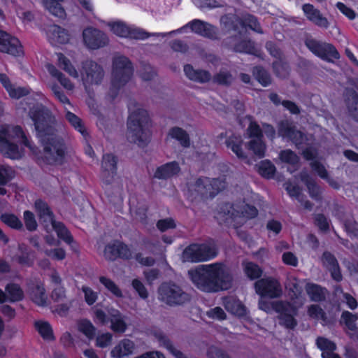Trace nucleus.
<instances>
[{"mask_svg":"<svg viewBox=\"0 0 358 358\" xmlns=\"http://www.w3.org/2000/svg\"><path fill=\"white\" fill-rule=\"evenodd\" d=\"M345 103L349 115L358 122V93L353 88L345 90Z\"/></svg>","mask_w":358,"mask_h":358,"instance_id":"5701e85b","label":"nucleus"},{"mask_svg":"<svg viewBox=\"0 0 358 358\" xmlns=\"http://www.w3.org/2000/svg\"><path fill=\"white\" fill-rule=\"evenodd\" d=\"M154 336L157 339L160 345L167 349L176 358H188L180 350H177L174 347L172 341L162 331H155L154 333Z\"/></svg>","mask_w":358,"mask_h":358,"instance_id":"7c9ffc66","label":"nucleus"},{"mask_svg":"<svg viewBox=\"0 0 358 358\" xmlns=\"http://www.w3.org/2000/svg\"><path fill=\"white\" fill-rule=\"evenodd\" d=\"M341 320L349 330H355L357 327L356 321L357 316L348 310H344L341 314Z\"/></svg>","mask_w":358,"mask_h":358,"instance_id":"338daca9","label":"nucleus"},{"mask_svg":"<svg viewBox=\"0 0 358 358\" xmlns=\"http://www.w3.org/2000/svg\"><path fill=\"white\" fill-rule=\"evenodd\" d=\"M29 115L43 147L41 156L43 162L50 166L64 164L67 147L64 140L55 134L51 112L43 106L34 107L30 109Z\"/></svg>","mask_w":358,"mask_h":358,"instance_id":"f257e3e1","label":"nucleus"},{"mask_svg":"<svg viewBox=\"0 0 358 358\" xmlns=\"http://www.w3.org/2000/svg\"><path fill=\"white\" fill-rule=\"evenodd\" d=\"M185 27L190 28L191 31L197 35L212 40L217 39V28L205 21L199 19H194L182 27L181 29H185Z\"/></svg>","mask_w":358,"mask_h":358,"instance_id":"a211bd4d","label":"nucleus"},{"mask_svg":"<svg viewBox=\"0 0 358 358\" xmlns=\"http://www.w3.org/2000/svg\"><path fill=\"white\" fill-rule=\"evenodd\" d=\"M233 80V76L229 71L220 70L213 76V82L222 86L229 87Z\"/></svg>","mask_w":358,"mask_h":358,"instance_id":"5fc2aeb1","label":"nucleus"},{"mask_svg":"<svg viewBox=\"0 0 358 358\" xmlns=\"http://www.w3.org/2000/svg\"><path fill=\"white\" fill-rule=\"evenodd\" d=\"M108 26L110 27V31L116 36L120 38L135 40H145L151 36H162V37H164L168 34H171L179 31H172L169 33L150 34L141 28L129 26L122 21L111 22L108 24Z\"/></svg>","mask_w":358,"mask_h":358,"instance_id":"423d86ee","label":"nucleus"},{"mask_svg":"<svg viewBox=\"0 0 358 358\" xmlns=\"http://www.w3.org/2000/svg\"><path fill=\"white\" fill-rule=\"evenodd\" d=\"M247 134L250 138L253 139L263 138L262 130L258 123L255 121H251L247 129Z\"/></svg>","mask_w":358,"mask_h":358,"instance_id":"774afa93","label":"nucleus"},{"mask_svg":"<svg viewBox=\"0 0 358 358\" xmlns=\"http://www.w3.org/2000/svg\"><path fill=\"white\" fill-rule=\"evenodd\" d=\"M15 177V171L10 166H0V186H4Z\"/></svg>","mask_w":358,"mask_h":358,"instance_id":"4d7b16f0","label":"nucleus"},{"mask_svg":"<svg viewBox=\"0 0 358 358\" xmlns=\"http://www.w3.org/2000/svg\"><path fill=\"white\" fill-rule=\"evenodd\" d=\"M305 45L313 55L327 62H334V59L341 57L340 53L331 43L310 38L306 39Z\"/></svg>","mask_w":358,"mask_h":358,"instance_id":"1a4fd4ad","label":"nucleus"},{"mask_svg":"<svg viewBox=\"0 0 358 358\" xmlns=\"http://www.w3.org/2000/svg\"><path fill=\"white\" fill-rule=\"evenodd\" d=\"M279 158L282 162L291 165L297 164L299 162L298 155L290 149L281 150L279 153Z\"/></svg>","mask_w":358,"mask_h":358,"instance_id":"13d9d810","label":"nucleus"},{"mask_svg":"<svg viewBox=\"0 0 358 358\" xmlns=\"http://www.w3.org/2000/svg\"><path fill=\"white\" fill-rule=\"evenodd\" d=\"M225 144L227 147L231 150V151L237 156L239 159H246L242 145L243 140L241 136L231 135L226 139Z\"/></svg>","mask_w":358,"mask_h":358,"instance_id":"e433bc0d","label":"nucleus"},{"mask_svg":"<svg viewBox=\"0 0 358 358\" xmlns=\"http://www.w3.org/2000/svg\"><path fill=\"white\" fill-rule=\"evenodd\" d=\"M151 120L148 113L143 108L131 112L127 120V138L129 142L144 147L150 141Z\"/></svg>","mask_w":358,"mask_h":358,"instance_id":"7ed1b4c3","label":"nucleus"},{"mask_svg":"<svg viewBox=\"0 0 358 358\" xmlns=\"http://www.w3.org/2000/svg\"><path fill=\"white\" fill-rule=\"evenodd\" d=\"M125 317L118 310H113L110 314V329L115 333L123 334L127 329Z\"/></svg>","mask_w":358,"mask_h":358,"instance_id":"c85d7f7f","label":"nucleus"},{"mask_svg":"<svg viewBox=\"0 0 358 358\" xmlns=\"http://www.w3.org/2000/svg\"><path fill=\"white\" fill-rule=\"evenodd\" d=\"M81 73L83 80L90 85L100 84L104 76L103 68L92 60H87L82 63Z\"/></svg>","mask_w":358,"mask_h":358,"instance_id":"dca6fc26","label":"nucleus"},{"mask_svg":"<svg viewBox=\"0 0 358 358\" xmlns=\"http://www.w3.org/2000/svg\"><path fill=\"white\" fill-rule=\"evenodd\" d=\"M34 327L44 341H54L55 336L51 324L47 321H36Z\"/></svg>","mask_w":358,"mask_h":358,"instance_id":"4c0bfd02","label":"nucleus"},{"mask_svg":"<svg viewBox=\"0 0 358 358\" xmlns=\"http://www.w3.org/2000/svg\"><path fill=\"white\" fill-rule=\"evenodd\" d=\"M51 225L59 239L68 245H71L74 242L71 231L62 222L56 221L55 220L51 222Z\"/></svg>","mask_w":358,"mask_h":358,"instance_id":"2f4dec72","label":"nucleus"},{"mask_svg":"<svg viewBox=\"0 0 358 358\" xmlns=\"http://www.w3.org/2000/svg\"><path fill=\"white\" fill-rule=\"evenodd\" d=\"M99 280L100 283L115 296L117 298H122L123 296L120 288L111 279L106 276H100Z\"/></svg>","mask_w":358,"mask_h":358,"instance_id":"603ef678","label":"nucleus"},{"mask_svg":"<svg viewBox=\"0 0 358 358\" xmlns=\"http://www.w3.org/2000/svg\"><path fill=\"white\" fill-rule=\"evenodd\" d=\"M180 167L176 161L169 162L158 166L154 173V178L159 180H167L177 176Z\"/></svg>","mask_w":358,"mask_h":358,"instance_id":"412c9836","label":"nucleus"},{"mask_svg":"<svg viewBox=\"0 0 358 358\" xmlns=\"http://www.w3.org/2000/svg\"><path fill=\"white\" fill-rule=\"evenodd\" d=\"M23 219L26 229L29 231H34L37 229L38 223L33 212L24 210L23 213Z\"/></svg>","mask_w":358,"mask_h":358,"instance_id":"680f3d73","label":"nucleus"},{"mask_svg":"<svg viewBox=\"0 0 358 358\" xmlns=\"http://www.w3.org/2000/svg\"><path fill=\"white\" fill-rule=\"evenodd\" d=\"M220 22L227 32H234L239 35L242 34V17L236 14L228 13L221 17Z\"/></svg>","mask_w":358,"mask_h":358,"instance_id":"b1692460","label":"nucleus"},{"mask_svg":"<svg viewBox=\"0 0 358 358\" xmlns=\"http://www.w3.org/2000/svg\"><path fill=\"white\" fill-rule=\"evenodd\" d=\"M257 293L262 297L275 299L282 294L280 283L273 278H262L255 284Z\"/></svg>","mask_w":358,"mask_h":358,"instance_id":"4468645a","label":"nucleus"},{"mask_svg":"<svg viewBox=\"0 0 358 358\" xmlns=\"http://www.w3.org/2000/svg\"><path fill=\"white\" fill-rule=\"evenodd\" d=\"M8 302L15 303L24 299V292L18 284L10 282L5 287Z\"/></svg>","mask_w":358,"mask_h":358,"instance_id":"a19ab883","label":"nucleus"},{"mask_svg":"<svg viewBox=\"0 0 358 358\" xmlns=\"http://www.w3.org/2000/svg\"><path fill=\"white\" fill-rule=\"evenodd\" d=\"M160 299L171 306L183 305L189 301V295L174 282H164L158 289Z\"/></svg>","mask_w":358,"mask_h":358,"instance_id":"0eeeda50","label":"nucleus"},{"mask_svg":"<svg viewBox=\"0 0 358 358\" xmlns=\"http://www.w3.org/2000/svg\"><path fill=\"white\" fill-rule=\"evenodd\" d=\"M272 68L275 75L280 78H286L289 74V64L281 59H276L272 63Z\"/></svg>","mask_w":358,"mask_h":358,"instance_id":"49530a36","label":"nucleus"},{"mask_svg":"<svg viewBox=\"0 0 358 358\" xmlns=\"http://www.w3.org/2000/svg\"><path fill=\"white\" fill-rule=\"evenodd\" d=\"M252 73L263 87H268L271 84V77L270 73L262 66H256L253 68Z\"/></svg>","mask_w":358,"mask_h":358,"instance_id":"c03bdc74","label":"nucleus"},{"mask_svg":"<svg viewBox=\"0 0 358 358\" xmlns=\"http://www.w3.org/2000/svg\"><path fill=\"white\" fill-rule=\"evenodd\" d=\"M316 345L322 352L335 351L336 350V345L334 342L322 336H319L316 339Z\"/></svg>","mask_w":358,"mask_h":358,"instance_id":"0e129e2a","label":"nucleus"},{"mask_svg":"<svg viewBox=\"0 0 358 358\" xmlns=\"http://www.w3.org/2000/svg\"><path fill=\"white\" fill-rule=\"evenodd\" d=\"M302 10L307 19L313 22L314 24L322 27L328 28L329 22L327 19L324 17L320 11L315 8L313 4L305 3L302 6Z\"/></svg>","mask_w":358,"mask_h":358,"instance_id":"aec40b11","label":"nucleus"},{"mask_svg":"<svg viewBox=\"0 0 358 358\" xmlns=\"http://www.w3.org/2000/svg\"><path fill=\"white\" fill-rule=\"evenodd\" d=\"M224 306L229 313L239 317H243L247 314L246 307L238 299L234 298H226L224 300Z\"/></svg>","mask_w":358,"mask_h":358,"instance_id":"cd10ccee","label":"nucleus"},{"mask_svg":"<svg viewBox=\"0 0 358 358\" xmlns=\"http://www.w3.org/2000/svg\"><path fill=\"white\" fill-rule=\"evenodd\" d=\"M242 29L248 28L257 33L262 34L263 31L257 17L252 14H246L242 16Z\"/></svg>","mask_w":358,"mask_h":358,"instance_id":"a18cd8bd","label":"nucleus"},{"mask_svg":"<svg viewBox=\"0 0 358 358\" xmlns=\"http://www.w3.org/2000/svg\"><path fill=\"white\" fill-rule=\"evenodd\" d=\"M78 327L79 331L83 333L88 339L92 340L95 337L96 329L89 320H81L78 324Z\"/></svg>","mask_w":358,"mask_h":358,"instance_id":"8fccbe9b","label":"nucleus"},{"mask_svg":"<svg viewBox=\"0 0 358 358\" xmlns=\"http://www.w3.org/2000/svg\"><path fill=\"white\" fill-rule=\"evenodd\" d=\"M0 220L8 227L21 231L23 229V224L20 219L13 213H5L0 216Z\"/></svg>","mask_w":358,"mask_h":358,"instance_id":"37998d69","label":"nucleus"},{"mask_svg":"<svg viewBox=\"0 0 358 358\" xmlns=\"http://www.w3.org/2000/svg\"><path fill=\"white\" fill-rule=\"evenodd\" d=\"M234 50L238 52L254 55L255 47L254 43L251 40H242L237 43L234 48Z\"/></svg>","mask_w":358,"mask_h":358,"instance_id":"052dcab7","label":"nucleus"},{"mask_svg":"<svg viewBox=\"0 0 358 358\" xmlns=\"http://www.w3.org/2000/svg\"><path fill=\"white\" fill-rule=\"evenodd\" d=\"M220 213L223 214L226 220H233L237 216L238 211L235 209L232 203L224 202L220 206Z\"/></svg>","mask_w":358,"mask_h":358,"instance_id":"e2e57ef3","label":"nucleus"},{"mask_svg":"<svg viewBox=\"0 0 358 358\" xmlns=\"http://www.w3.org/2000/svg\"><path fill=\"white\" fill-rule=\"evenodd\" d=\"M0 83L13 99H18L29 94V90L26 87H15L6 73H0Z\"/></svg>","mask_w":358,"mask_h":358,"instance_id":"4be33fe9","label":"nucleus"},{"mask_svg":"<svg viewBox=\"0 0 358 358\" xmlns=\"http://www.w3.org/2000/svg\"><path fill=\"white\" fill-rule=\"evenodd\" d=\"M0 52L15 57H23L24 54L20 41L1 29H0Z\"/></svg>","mask_w":358,"mask_h":358,"instance_id":"ddd939ff","label":"nucleus"},{"mask_svg":"<svg viewBox=\"0 0 358 358\" xmlns=\"http://www.w3.org/2000/svg\"><path fill=\"white\" fill-rule=\"evenodd\" d=\"M257 172L262 177L271 179L274 177L276 168L269 159H264L257 165Z\"/></svg>","mask_w":358,"mask_h":358,"instance_id":"79ce46f5","label":"nucleus"},{"mask_svg":"<svg viewBox=\"0 0 358 358\" xmlns=\"http://www.w3.org/2000/svg\"><path fill=\"white\" fill-rule=\"evenodd\" d=\"M301 179L306 186L309 196L316 201H322V189L316 181L307 173L302 175Z\"/></svg>","mask_w":358,"mask_h":358,"instance_id":"bb28decb","label":"nucleus"},{"mask_svg":"<svg viewBox=\"0 0 358 358\" xmlns=\"http://www.w3.org/2000/svg\"><path fill=\"white\" fill-rule=\"evenodd\" d=\"M44 3L45 7L52 15L59 17H62L65 15V10L57 0H45Z\"/></svg>","mask_w":358,"mask_h":358,"instance_id":"bf43d9fd","label":"nucleus"},{"mask_svg":"<svg viewBox=\"0 0 358 358\" xmlns=\"http://www.w3.org/2000/svg\"><path fill=\"white\" fill-rule=\"evenodd\" d=\"M117 158L111 153L103 155L101 169L103 172V180L106 184H110L117 174Z\"/></svg>","mask_w":358,"mask_h":358,"instance_id":"6ab92c4d","label":"nucleus"},{"mask_svg":"<svg viewBox=\"0 0 358 358\" xmlns=\"http://www.w3.org/2000/svg\"><path fill=\"white\" fill-rule=\"evenodd\" d=\"M134 73V67L131 60L120 55L113 58L112 66V78L108 96L114 100L122 87L131 80Z\"/></svg>","mask_w":358,"mask_h":358,"instance_id":"20e7f679","label":"nucleus"},{"mask_svg":"<svg viewBox=\"0 0 358 358\" xmlns=\"http://www.w3.org/2000/svg\"><path fill=\"white\" fill-rule=\"evenodd\" d=\"M65 117L70 124L83 136L85 140L87 141L90 138V134L85 124L78 115L71 111H67Z\"/></svg>","mask_w":358,"mask_h":358,"instance_id":"473e14b6","label":"nucleus"},{"mask_svg":"<svg viewBox=\"0 0 358 358\" xmlns=\"http://www.w3.org/2000/svg\"><path fill=\"white\" fill-rule=\"evenodd\" d=\"M248 148L259 158H263L265 156L266 146L263 138L250 140L248 143Z\"/></svg>","mask_w":358,"mask_h":358,"instance_id":"de8ad7c7","label":"nucleus"},{"mask_svg":"<svg viewBox=\"0 0 358 358\" xmlns=\"http://www.w3.org/2000/svg\"><path fill=\"white\" fill-rule=\"evenodd\" d=\"M103 256L106 260L112 262L118 258L129 260L131 259L132 253L127 244L121 241H115L105 246Z\"/></svg>","mask_w":358,"mask_h":358,"instance_id":"2eb2a0df","label":"nucleus"},{"mask_svg":"<svg viewBox=\"0 0 358 358\" xmlns=\"http://www.w3.org/2000/svg\"><path fill=\"white\" fill-rule=\"evenodd\" d=\"M194 187L202 199H213L225 188V181L220 178L199 177L195 180Z\"/></svg>","mask_w":358,"mask_h":358,"instance_id":"9d476101","label":"nucleus"},{"mask_svg":"<svg viewBox=\"0 0 358 358\" xmlns=\"http://www.w3.org/2000/svg\"><path fill=\"white\" fill-rule=\"evenodd\" d=\"M188 273L196 288L206 293L227 290L232 285L233 277L223 263L201 265Z\"/></svg>","mask_w":358,"mask_h":358,"instance_id":"f03ea898","label":"nucleus"},{"mask_svg":"<svg viewBox=\"0 0 358 358\" xmlns=\"http://www.w3.org/2000/svg\"><path fill=\"white\" fill-rule=\"evenodd\" d=\"M53 39L59 44H66L69 41L68 31L59 25H53L50 30Z\"/></svg>","mask_w":358,"mask_h":358,"instance_id":"09e8293b","label":"nucleus"},{"mask_svg":"<svg viewBox=\"0 0 358 358\" xmlns=\"http://www.w3.org/2000/svg\"><path fill=\"white\" fill-rule=\"evenodd\" d=\"M244 273L250 280H256L259 278L262 275V269L258 264L248 262L244 264Z\"/></svg>","mask_w":358,"mask_h":358,"instance_id":"864d4df0","label":"nucleus"},{"mask_svg":"<svg viewBox=\"0 0 358 358\" xmlns=\"http://www.w3.org/2000/svg\"><path fill=\"white\" fill-rule=\"evenodd\" d=\"M85 45L90 50H98L106 46L109 43L107 35L101 30L93 27H87L83 31Z\"/></svg>","mask_w":358,"mask_h":358,"instance_id":"f8f14e48","label":"nucleus"},{"mask_svg":"<svg viewBox=\"0 0 358 358\" xmlns=\"http://www.w3.org/2000/svg\"><path fill=\"white\" fill-rule=\"evenodd\" d=\"M154 336L157 339L160 345L167 349L176 358H188L180 350H177L174 347L172 341L162 331H155L154 333Z\"/></svg>","mask_w":358,"mask_h":358,"instance_id":"c756f323","label":"nucleus"},{"mask_svg":"<svg viewBox=\"0 0 358 358\" xmlns=\"http://www.w3.org/2000/svg\"><path fill=\"white\" fill-rule=\"evenodd\" d=\"M30 297L36 305L45 306L47 303L45 289L43 284H36L30 288Z\"/></svg>","mask_w":358,"mask_h":358,"instance_id":"c9c22d12","label":"nucleus"},{"mask_svg":"<svg viewBox=\"0 0 358 358\" xmlns=\"http://www.w3.org/2000/svg\"><path fill=\"white\" fill-rule=\"evenodd\" d=\"M35 253L33 251L24 250L16 257L17 262L24 266L31 267L34 264Z\"/></svg>","mask_w":358,"mask_h":358,"instance_id":"6e6d98bb","label":"nucleus"},{"mask_svg":"<svg viewBox=\"0 0 358 358\" xmlns=\"http://www.w3.org/2000/svg\"><path fill=\"white\" fill-rule=\"evenodd\" d=\"M10 131L8 126L0 128V152L5 157L12 159H19L20 154L17 144L9 141Z\"/></svg>","mask_w":358,"mask_h":358,"instance_id":"f3484780","label":"nucleus"},{"mask_svg":"<svg viewBox=\"0 0 358 358\" xmlns=\"http://www.w3.org/2000/svg\"><path fill=\"white\" fill-rule=\"evenodd\" d=\"M279 136L288 138L295 146L299 149L303 145H308V136L304 132L296 129L291 122L285 120L278 124V129Z\"/></svg>","mask_w":358,"mask_h":358,"instance_id":"9b49d317","label":"nucleus"},{"mask_svg":"<svg viewBox=\"0 0 358 358\" xmlns=\"http://www.w3.org/2000/svg\"><path fill=\"white\" fill-rule=\"evenodd\" d=\"M134 348L133 341L129 339H124L112 350L111 355L115 358H122L131 354Z\"/></svg>","mask_w":358,"mask_h":358,"instance_id":"72a5a7b5","label":"nucleus"},{"mask_svg":"<svg viewBox=\"0 0 358 358\" xmlns=\"http://www.w3.org/2000/svg\"><path fill=\"white\" fill-rule=\"evenodd\" d=\"M217 254V247L213 240L203 243H191L183 251L184 257L191 262L210 261L215 258Z\"/></svg>","mask_w":358,"mask_h":358,"instance_id":"39448f33","label":"nucleus"},{"mask_svg":"<svg viewBox=\"0 0 358 358\" xmlns=\"http://www.w3.org/2000/svg\"><path fill=\"white\" fill-rule=\"evenodd\" d=\"M306 290L312 301L321 302L324 301L326 299L327 289L317 284H307Z\"/></svg>","mask_w":358,"mask_h":358,"instance_id":"f704fd0d","label":"nucleus"},{"mask_svg":"<svg viewBox=\"0 0 358 358\" xmlns=\"http://www.w3.org/2000/svg\"><path fill=\"white\" fill-rule=\"evenodd\" d=\"M58 65L65 71L69 76L73 78L78 77V73L76 68L72 65L70 60L62 53L58 54Z\"/></svg>","mask_w":358,"mask_h":358,"instance_id":"3c124183","label":"nucleus"},{"mask_svg":"<svg viewBox=\"0 0 358 358\" xmlns=\"http://www.w3.org/2000/svg\"><path fill=\"white\" fill-rule=\"evenodd\" d=\"M273 309L278 313L280 324L288 329H294L297 326L295 316L298 314V308L292 303L287 301H278L272 303Z\"/></svg>","mask_w":358,"mask_h":358,"instance_id":"6e6552de","label":"nucleus"},{"mask_svg":"<svg viewBox=\"0 0 358 358\" xmlns=\"http://www.w3.org/2000/svg\"><path fill=\"white\" fill-rule=\"evenodd\" d=\"M34 208L39 220L42 222L51 223L55 220L54 213L45 201L41 199H36L34 201Z\"/></svg>","mask_w":358,"mask_h":358,"instance_id":"393cba45","label":"nucleus"},{"mask_svg":"<svg viewBox=\"0 0 358 358\" xmlns=\"http://www.w3.org/2000/svg\"><path fill=\"white\" fill-rule=\"evenodd\" d=\"M46 68L51 76L56 78L65 89L68 90L73 89L74 85L70 79L66 78L55 65L48 64Z\"/></svg>","mask_w":358,"mask_h":358,"instance_id":"58836bf2","label":"nucleus"},{"mask_svg":"<svg viewBox=\"0 0 358 358\" xmlns=\"http://www.w3.org/2000/svg\"><path fill=\"white\" fill-rule=\"evenodd\" d=\"M185 76L190 80L200 83H206L210 81L211 75L208 71L196 70L191 64H185L183 68Z\"/></svg>","mask_w":358,"mask_h":358,"instance_id":"a878e982","label":"nucleus"},{"mask_svg":"<svg viewBox=\"0 0 358 358\" xmlns=\"http://www.w3.org/2000/svg\"><path fill=\"white\" fill-rule=\"evenodd\" d=\"M168 135L173 139L177 140L184 148H189L190 138L187 132L179 127H173L170 129Z\"/></svg>","mask_w":358,"mask_h":358,"instance_id":"ea45409f","label":"nucleus"},{"mask_svg":"<svg viewBox=\"0 0 358 358\" xmlns=\"http://www.w3.org/2000/svg\"><path fill=\"white\" fill-rule=\"evenodd\" d=\"M309 317L313 319H321L323 321L327 320V314L324 310L317 304H312L308 307L307 310Z\"/></svg>","mask_w":358,"mask_h":358,"instance_id":"69168bd1","label":"nucleus"}]
</instances>
